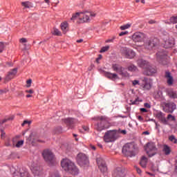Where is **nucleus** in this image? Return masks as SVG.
Wrapping results in <instances>:
<instances>
[{"instance_id": "bb28decb", "label": "nucleus", "mask_w": 177, "mask_h": 177, "mask_svg": "<svg viewBox=\"0 0 177 177\" xmlns=\"http://www.w3.org/2000/svg\"><path fill=\"white\" fill-rule=\"evenodd\" d=\"M166 93H167V95H168V96L169 97H171V99H177L176 92H175L172 90H167Z\"/></svg>"}, {"instance_id": "a211bd4d", "label": "nucleus", "mask_w": 177, "mask_h": 177, "mask_svg": "<svg viewBox=\"0 0 177 177\" xmlns=\"http://www.w3.org/2000/svg\"><path fill=\"white\" fill-rule=\"evenodd\" d=\"M62 121L67 127H69V128L73 129L74 128V124H75V119L73 118H68L66 119H62Z\"/></svg>"}, {"instance_id": "2eb2a0df", "label": "nucleus", "mask_w": 177, "mask_h": 177, "mask_svg": "<svg viewBox=\"0 0 177 177\" xmlns=\"http://www.w3.org/2000/svg\"><path fill=\"white\" fill-rule=\"evenodd\" d=\"M137 64L138 67H140V68H143L144 70H146L147 67L150 65V63L149 62L143 59H139L137 60Z\"/></svg>"}, {"instance_id": "20e7f679", "label": "nucleus", "mask_w": 177, "mask_h": 177, "mask_svg": "<svg viewBox=\"0 0 177 177\" xmlns=\"http://www.w3.org/2000/svg\"><path fill=\"white\" fill-rule=\"evenodd\" d=\"M42 156L47 164L50 167H53L56 165V159H55V155L50 150H44L42 153Z\"/></svg>"}, {"instance_id": "13d9d810", "label": "nucleus", "mask_w": 177, "mask_h": 177, "mask_svg": "<svg viewBox=\"0 0 177 177\" xmlns=\"http://www.w3.org/2000/svg\"><path fill=\"white\" fill-rule=\"evenodd\" d=\"M141 113H147V109L145 108H141L140 109Z\"/></svg>"}, {"instance_id": "bf43d9fd", "label": "nucleus", "mask_w": 177, "mask_h": 177, "mask_svg": "<svg viewBox=\"0 0 177 177\" xmlns=\"http://www.w3.org/2000/svg\"><path fill=\"white\" fill-rule=\"evenodd\" d=\"M115 38V37H113L112 39H107L106 40V43H109V42H113L114 41V39Z\"/></svg>"}, {"instance_id": "423d86ee", "label": "nucleus", "mask_w": 177, "mask_h": 177, "mask_svg": "<svg viewBox=\"0 0 177 177\" xmlns=\"http://www.w3.org/2000/svg\"><path fill=\"white\" fill-rule=\"evenodd\" d=\"M158 44H160V41L158 40V39L156 37H151L146 40L144 44V47L145 48V49H148L149 50H150V49L156 48V46H157Z\"/></svg>"}, {"instance_id": "412c9836", "label": "nucleus", "mask_w": 177, "mask_h": 177, "mask_svg": "<svg viewBox=\"0 0 177 177\" xmlns=\"http://www.w3.org/2000/svg\"><path fill=\"white\" fill-rule=\"evenodd\" d=\"M142 84L144 91H149V89H151V84L149 82V79L147 77H144L142 80Z\"/></svg>"}, {"instance_id": "39448f33", "label": "nucleus", "mask_w": 177, "mask_h": 177, "mask_svg": "<svg viewBox=\"0 0 177 177\" xmlns=\"http://www.w3.org/2000/svg\"><path fill=\"white\" fill-rule=\"evenodd\" d=\"M145 151L149 157H153L158 153V149L156 147V143L148 142L145 146Z\"/></svg>"}, {"instance_id": "c756f323", "label": "nucleus", "mask_w": 177, "mask_h": 177, "mask_svg": "<svg viewBox=\"0 0 177 177\" xmlns=\"http://www.w3.org/2000/svg\"><path fill=\"white\" fill-rule=\"evenodd\" d=\"M140 164L142 168H146V167L147 165V158H146V156H142L141 158Z\"/></svg>"}, {"instance_id": "9d476101", "label": "nucleus", "mask_w": 177, "mask_h": 177, "mask_svg": "<svg viewBox=\"0 0 177 177\" xmlns=\"http://www.w3.org/2000/svg\"><path fill=\"white\" fill-rule=\"evenodd\" d=\"M163 111H165V113H174V111L176 109V104H175V102H165L163 103Z\"/></svg>"}, {"instance_id": "4be33fe9", "label": "nucleus", "mask_w": 177, "mask_h": 177, "mask_svg": "<svg viewBox=\"0 0 177 177\" xmlns=\"http://www.w3.org/2000/svg\"><path fill=\"white\" fill-rule=\"evenodd\" d=\"M158 60L160 64H162L163 66H167L168 64V60H167V55L162 56L159 53H158Z\"/></svg>"}, {"instance_id": "c9c22d12", "label": "nucleus", "mask_w": 177, "mask_h": 177, "mask_svg": "<svg viewBox=\"0 0 177 177\" xmlns=\"http://www.w3.org/2000/svg\"><path fill=\"white\" fill-rule=\"evenodd\" d=\"M119 75L123 78H129V73H128L127 71H124V70H122Z\"/></svg>"}, {"instance_id": "680f3d73", "label": "nucleus", "mask_w": 177, "mask_h": 177, "mask_svg": "<svg viewBox=\"0 0 177 177\" xmlns=\"http://www.w3.org/2000/svg\"><path fill=\"white\" fill-rule=\"evenodd\" d=\"M139 84V81L138 80H134L133 81V85H138Z\"/></svg>"}, {"instance_id": "8fccbe9b", "label": "nucleus", "mask_w": 177, "mask_h": 177, "mask_svg": "<svg viewBox=\"0 0 177 177\" xmlns=\"http://www.w3.org/2000/svg\"><path fill=\"white\" fill-rule=\"evenodd\" d=\"M0 131L1 132V139H3V138H5V136L6 135V133H5L3 129H1Z\"/></svg>"}, {"instance_id": "c85d7f7f", "label": "nucleus", "mask_w": 177, "mask_h": 177, "mask_svg": "<svg viewBox=\"0 0 177 177\" xmlns=\"http://www.w3.org/2000/svg\"><path fill=\"white\" fill-rule=\"evenodd\" d=\"M155 99H164V96H162V91L161 90H158L154 93Z\"/></svg>"}, {"instance_id": "6e6552de", "label": "nucleus", "mask_w": 177, "mask_h": 177, "mask_svg": "<svg viewBox=\"0 0 177 177\" xmlns=\"http://www.w3.org/2000/svg\"><path fill=\"white\" fill-rule=\"evenodd\" d=\"M10 172L13 177H31V175H30V173L27 170L17 171L13 167L10 168Z\"/></svg>"}, {"instance_id": "864d4df0", "label": "nucleus", "mask_w": 177, "mask_h": 177, "mask_svg": "<svg viewBox=\"0 0 177 177\" xmlns=\"http://www.w3.org/2000/svg\"><path fill=\"white\" fill-rule=\"evenodd\" d=\"M94 68H95V65H94V64H91V65L88 68V71H92V70H93Z\"/></svg>"}, {"instance_id": "37998d69", "label": "nucleus", "mask_w": 177, "mask_h": 177, "mask_svg": "<svg viewBox=\"0 0 177 177\" xmlns=\"http://www.w3.org/2000/svg\"><path fill=\"white\" fill-rule=\"evenodd\" d=\"M24 145V140H19L16 144V147H21Z\"/></svg>"}, {"instance_id": "473e14b6", "label": "nucleus", "mask_w": 177, "mask_h": 177, "mask_svg": "<svg viewBox=\"0 0 177 177\" xmlns=\"http://www.w3.org/2000/svg\"><path fill=\"white\" fill-rule=\"evenodd\" d=\"M128 71H136L138 70V66H135L133 64H131L128 67H127Z\"/></svg>"}, {"instance_id": "7c9ffc66", "label": "nucleus", "mask_w": 177, "mask_h": 177, "mask_svg": "<svg viewBox=\"0 0 177 177\" xmlns=\"http://www.w3.org/2000/svg\"><path fill=\"white\" fill-rule=\"evenodd\" d=\"M9 45V43L0 41V53H2L5 50V48Z\"/></svg>"}, {"instance_id": "a878e982", "label": "nucleus", "mask_w": 177, "mask_h": 177, "mask_svg": "<svg viewBox=\"0 0 177 177\" xmlns=\"http://www.w3.org/2000/svg\"><path fill=\"white\" fill-rule=\"evenodd\" d=\"M61 29L64 34H66L67 31H68V23L67 21L62 22L61 24Z\"/></svg>"}, {"instance_id": "0e129e2a", "label": "nucleus", "mask_w": 177, "mask_h": 177, "mask_svg": "<svg viewBox=\"0 0 177 177\" xmlns=\"http://www.w3.org/2000/svg\"><path fill=\"white\" fill-rule=\"evenodd\" d=\"M18 96H19V97H23V96H24V93H23V91L19 92V93H18Z\"/></svg>"}, {"instance_id": "4468645a", "label": "nucleus", "mask_w": 177, "mask_h": 177, "mask_svg": "<svg viewBox=\"0 0 177 177\" xmlns=\"http://www.w3.org/2000/svg\"><path fill=\"white\" fill-rule=\"evenodd\" d=\"M157 73V69L154 66H151L150 64L147 66V68L144 71L143 74L145 75H153V74H156Z\"/></svg>"}, {"instance_id": "e433bc0d", "label": "nucleus", "mask_w": 177, "mask_h": 177, "mask_svg": "<svg viewBox=\"0 0 177 177\" xmlns=\"http://www.w3.org/2000/svg\"><path fill=\"white\" fill-rule=\"evenodd\" d=\"M81 15H83L82 12H76L75 14H73L72 17L71 18V20H75L77 17H80Z\"/></svg>"}, {"instance_id": "e2e57ef3", "label": "nucleus", "mask_w": 177, "mask_h": 177, "mask_svg": "<svg viewBox=\"0 0 177 177\" xmlns=\"http://www.w3.org/2000/svg\"><path fill=\"white\" fill-rule=\"evenodd\" d=\"M102 59V55H99V57L96 59L97 63H99V60Z\"/></svg>"}, {"instance_id": "a18cd8bd", "label": "nucleus", "mask_w": 177, "mask_h": 177, "mask_svg": "<svg viewBox=\"0 0 177 177\" xmlns=\"http://www.w3.org/2000/svg\"><path fill=\"white\" fill-rule=\"evenodd\" d=\"M8 92H9V90L8 88L1 89L0 95H3V93H8Z\"/></svg>"}, {"instance_id": "ddd939ff", "label": "nucleus", "mask_w": 177, "mask_h": 177, "mask_svg": "<svg viewBox=\"0 0 177 177\" xmlns=\"http://www.w3.org/2000/svg\"><path fill=\"white\" fill-rule=\"evenodd\" d=\"M113 177H124L125 176V169L123 167H117L113 173Z\"/></svg>"}, {"instance_id": "9b49d317", "label": "nucleus", "mask_w": 177, "mask_h": 177, "mask_svg": "<svg viewBox=\"0 0 177 177\" xmlns=\"http://www.w3.org/2000/svg\"><path fill=\"white\" fill-rule=\"evenodd\" d=\"M96 161L100 171L102 172V174L107 172V165H106L104 160H103L102 158H97Z\"/></svg>"}, {"instance_id": "5fc2aeb1", "label": "nucleus", "mask_w": 177, "mask_h": 177, "mask_svg": "<svg viewBox=\"0 0 177 177\" xmlns=\"http://www.w3.org/2000/svg\"><path fill=\"white\" fill-rule=\"evenodd\" d=\"M127 34H128V31H125V32H121L119 35L120 37H122L123 35H127Z\"/></svg>"}, {"instance_id": "72a5a7b5", "label": "nucleus", "mask_w": 177, "mask_h": 177, "mask_svg": "<svg viewBox=\"0 0 177 177\" xmlns=\"http://www.w3.org/2000/svg\"><path fill=\"white\" fill-rule=\"evenodd\" d=\"M22 6H24L25 8L30 9V8H32V5L30 1H24L21 2Z\"/></svg>"}, {"instance_id": "79ce46f5", "label": "nucleus", "mask_w": 177, "mask_h": 177, "mask_svg": "<svg viewBox=\"0 0 177 177\" xmlns=\"http://www.w3.org/2000/svg\"><path fill=\"white\" fill-rule=\"evenodd\" d=\"M131 27V24H127L126 25H123L120 26V30H128Z\"/></svg>"}, {"instance_id": "f03ea898", "label": "nucleus", "mask_w": 177, "mask_h": 177, "mask_svg": "<svg viewBox=\"0 0 177 177\" xmlns=\"http://www.w3.org/2000/svg\"><path fill=\"white\" fill-rule=\"evenodd\" d=\"M61 167H62L64 171H66L69 174H71V175H73L74 176L78 175L80 174V169L75 166L74 162H71V160L66 158L63 159L61 161Z\"/></svg>"}, {"instance_id": "09e8293b", "label": "nucleus", "mask_w": 177, "mask_h": 177, "mask_svg": "<svg viewBox=\"0 0 177 177\" xmlns=\"http://www.w3.org/2000/svg\"><path fill=\"white\" fill-rule=\"evenodd\" d=\"M26 124H28L30 125L31 124V121L24 120L21 124V127H24Z\"/></svg>"}, {"instance_id": "0eeeda50", "label": "nucleus", "mask_w": 177, "mask_h": 177, "mask_svg": "<svg viewBox=\"0 0 177 177\" xmlns=\"http://www.w3.org/2000/svg\"><path fill=\"white\" fill-rule=\"evenodd\" d=\"M77 162L80 167L88 165L89 164V159L85 153H80L76 157Z\"/></svg>"}, {"instance_id": "774afa93", "label": "nucleus", "mask_w": 177, "mask_h": 177, "mask_svg": "<svg viewBox=\"0 0 177 177\" xmlns=\"http://www.w3.org/2000/svg\"><path fill=\"white\" fill-rule=\"evenodd\" d=\"M138 118L139 121H143V118L141 115H139L138 117Z\"/></svg>"}, {"instance_id": "052dcab7", "label": "nucleus", "mask_w": 177, "mask_h": 177, "mask_svg": "<svg viewBox=\"0 0 177 177\" xmlns=\"http://www.w3.org/2000/svg\"><path fill=\"white\" fill-rule=\"evenodd\" d=\"M136 169L138 174H142V170H140V169H139V167H136Z\"/></svg>"}, {"instance_id": "6e6d98bb", "label": "nucleus", "mask_w": 177, "mask_h": 177, "mask_svg": "<svg viewBox=\"0 0 177 177\" xmlns=\"http://www.w3.org/2000/svg\"><path fill=\"white\" fill-rule=\"evenodd\" d=\"M144 106H145V107H146L147 109H151V105H150V104H149V103H145V104H144Z\"/></svg>"}, {"instance_id": "aec40b11", "label": "nucleus", "mask_w": 177, "mask_h": 177, "mask_svg": "<svg viewBox=\"0 0 177 177\" xmlns=\"http://www.w3.org/2000/svg\"><path fill=\"white\" fill-rule=\"evenodd\" d=\"M175 45V41L172 38H168L165 41L164 46L166 49L172 48Z\"/></svg>"}, {"instance_id": "5701e85b", "label": "nucleus", "mask_w": 177, "mask_h": 177, "mask_svg": "<svg viewBox=\"0 0 177 177\" xmlns=\"http://www.w3.org/2000/svg\"><path fill=\"white\" fill-rule=\"evenodd\" d=\"M105 77L106 78H109V80H111L112 81H115V80H118L120 77H118V75L116 73H111L109 72L105 73Z\"/></svg>"}, {"instance_id": "1a4fd4ad", "label": "nucleus", "mask_w": 177, "mask_h": 177, "mask_svg": "<svg viewBox=\"0 0 177 177\" xmlns=\"http://www.w3.org/2000/svg\"><path fill=\"white\" fill-rule=\"evenodd\" d=\"M116 133L114 131H108L105 133L104 136V140L106 143H110V142H114L117 138L115 137Z\"/></svg>"}, {"instance_id": "6ab92c4d", "label": "nucleus", "mask_w": 177, "mask_h": 177, "mask_svg": "<svg viewBox=\"0 0 177 177\" xmlns=\"http://www.w3.org/2000/svg\"><path fill=\"white\" fill-rule=\"evenodd\" d=\"M156 117L165 125H167L168 124V121H167V118H165V116L164 115V113H162V112H158V113H156Z\"/></svg>"}, {"instance_id": "ea45409f", "label": "nucleus", "mask_w": 177, "mask_h": 177, "mask_svg": "<svg viewBox=\"0 0 177 177\" xmlns=\"http://www.w3.org/2000/svg\"><path fill=\"white\" fill-rule=\"evenodd\" d=\"M109 49H110V46H104L100 50V53H104V52H107V50H109Z\"/></svg>"}, {"instance_id": "f3484780", "label": "nucleus", "mask_w": 177, "mask_h": 177, "mask_svg": "<svg viewBox=\"0 0 177 177\" xmlns=\"http://www.w3.org/2000/svg\"><path fill=\"white\" fill-rule=\"evenodd\" d=\"M83 14H80V17L79 18V23H89L91 21V19L89 18V15L86 13V11L82 12Z\"/></svg>"}, {"instance_id": "393cba45", "label": "nucleus", "mask_w": 177, "mask_h": 177, "mask_svg": "<svg viewBox=\"0 0 177 177\" xmlns=\"http://www.w3.org/2000/svg\"><path fill=\"white\" fill-rule=\"evenodd\" d=\"M112 69L113 70V71H116V73H118V74H120V73L122 71V70H124V67L121 66L118 64H112Z\"/></svg>"}, {"instance_id": "7ed1b4c3", "label": "nucleus", "mask_w": 177, "mask_h": 177, "mask_svg": "<svg viewBox=\"0 0 177 177\" xmlns=\"http://www.w3.org/2000/svg\"><path fill=\"white\" fill-rule=\"evenodd\" d=\"M122 153L127 157H135L139 149L133 143H127L123 146Z\"/></svg>"}, {"instance_id": "b1692460", "label": "nucleus", "mask_w": 177, "mask_h": 177, "mask_svg": "<svg viewBox=\"0 0 177 177\" xmlns=\"http://www.w3.org/2000/svg\"><path fill=\"white\" fill-rule=\"evenodd\" d=\"M165 78H167L168 85H172L174 84V77L171 75V72L166 71L165 75Z\"/></svg>"}, {"instance_id": "4d7b16f0", "label": "nucleus", "mask_w": 177, "mask_h": 177, "mask_svg": "<svg viewBox=\"0 0 177 177\" xmlns=\"http://www.w3.org/2000/svg\"><path fill=\"white\" fill-rule=\"evenodd\" d=\"M149 24H156V23H157V21H156V20H153V19H151L149 21Z\"/></svg>"}, {"instance_id": "603ef678", "label": "nucleus", "mask_w": 177, "mask_h": 177, "mask_svg": "<svg viewBox=\"0 0 177 177\" xmlns=\"http://www.w3.org/2000/svg\"><path fill=\"white\" fill-rule=\"evenodd\" d=\"M26 93H30V95H32L34 93V90L32 89H29V90H26Z\"/></svg>"}, {"instance_id": "58836bf2", "label": "nucleus", "mask_w": 177, "mask_h": 177, "mask_svg": "<svg viewBox=\"0 0 177 177\" xmlns=\"http://www.w3.org/2000/svg\"><path fill=\"white\" fill-rule=\"evenodd\" d=\"M53 34V35H57L58 37L62 36V32H60V30H59L57 28H54V32Z\"/></svg>"}, {"instance_id": "69168bd1", "label": "nucleus", "mask_w": 177, "mask_h": 177, "mask_svg": "<svg viewBox=\"0 0 177 177\" xmlns=\"http://www.w3.org/2000/svg\"><path fill=\"white\" fill-rule=\"evenodd\" d=\"M76 42H77L78 44H81V42H84V39H80L77 40Z\"/></svg>"}, {"instance_id": "338daca9", "label": "nucleus", "mask_w": 177, "mask_h": 177, "mask_svg": "<svg viewBox=\"0 0 177 177\" xmlns=\"http://www.w3.org/2000/svg\"><path fill=\"white\" fill-rule=\"evenodd\" d=\"M142 135H150V132L146 131L142 133Z\"/></svg>"}, {"instance_id": "f8f14e48", "label": "nucleus", "mask_w": 177, "mask_h": 177, "mask_svg": "<svg viewBox=\"0 0 177 177\" xmlns=\"http://www.w3.org/2000/svg\"><path fill=\"white\" fill-rule=\"evenodd\" d=\"M146 38V35L142 32H136L132 35V39L134 42H142Z\"/></svg>"}, {"instance_id": "f257e3e1", "label": "nucleus", "mask_w": 177, "mask_h": 177, "mask_svg": "<svg viewBox=\"0 0 177 177\" xmlns=\"http://www.w3.org/2000/svg\"><path fill=\"white\" fill-rule=\"evenodd\" d=\"M95 121L97 122L95 124V129L98 132H102L105 129H109L111 127V123H110V120L106 116H96L94 118Z\"/></svg>"}, {"instance_id": "49530a36", "label": "nucleus", "mask_w": 177, "mask_h": 177, "mask_svg": "<svg viewBox=\"0 0 177 177\" xmlns=\"http://www.w3.org/2000/svg\"><path fill=\"white\" fill-rule=\"evenodd\" d=\"M32 82V80L31 79H29L26 81V88H30L31 86V84Z\"/></svg>"}, {"instance_id": "f704fd0d", "label": "nucleus", "mask_w": 177, "mask_h": 177, "mask_svg": "<svg viewBox=\"0 0 177 177\" xmlns=\"http://www.w3.org/2000/svg\"><path fill=\"white\" fill-rule=\"evenodd\" d=\"M130 49L127 48V47H122L120 49V52L122 53V55H124V57L127 55H128V53L129 52Z\"/></svg>"}, {"instance_id": "3c124183", "label": "nucleus", "mask_w": 177, "mask_h": 177, "mask_svg": "<svg viewBox=\"0 0 177 177\" xmlns=\"http://www.w3.org/2000/svg\"><path fill=\"white\" fill-rule=\"evenodd\" d=\"M19 42H21V44H26V42H27V39H26V38H21L19 39Z\"/></svg>"}, {"instance_id": "2f4dec72", "label": "nucleus", "mask_w": 177, "mask_h": 177, "mask_svg": "<svg viewBox=\"0 0 177 177\" xmlns=\"http://www.w3.org/2000/svg\"><path fill=\"white\" fill-rule=\"evenodd\" d=\"M163 151L166 156H169L171 154V148L168 145H164Z\"/></svg>"}, {"instance_id": "a19ab883", "label": "nucleus", "mask_w": 177, "mask_h": 177, "mask_svg": "<svg viewBox=\"0 0 177 177\" xmlns=\"http://www.w3.org/2000/svg\"><path fill=\"white\" fill-rule=\"evenodd\" d=\"M167 119L169 121H176V118H175V116L172 115L171 114H169V115H167Z\"/></svg>"}, {"instance_id": "4c0bfd02", "label": "nucleus", "mask_w": 177, "mask_h": 177, "mask_svg": "<svg viewBox=\"0 0 177 177\" xmlns=\"http://www.w3.org/2000/svg\"><path fill=\"white\" fill-rule=\"evenodd\" d=\"M169 140H170V142H172V143H174V145H176L177 143V139L174 135H171L169 137Z\"/></svg>"}, {"instance_id": "cd10ccee", "label": "nucleus", "mask_w": 177, "mask_h": 177, "mask_svg": "<svg viewBox=\"0 0 177 177\" xmlns=\"http://www.w3.org/2000/svg\"><path fill=\"white\" fill-rule=\"evenodd\" d=\"M136 56V53L133 50L130 49L129 50V52L126 55L125 57L126 59H133Z\"/></svg>"}, {"instance_id": "de8ad7c7", "label": "nucleus", "mask_w": 177, "mask_h": 177, "mask_svg": "<svg viewBox=\"0 0 177 177\" xmlns=\"http://www.w3.org/2000/svg\"><path fill=\"white\" fill-rule=\"evenodd\" d=\"M87 15H88V17L89 16H91V17H96V13L92 12H88L86 11Z\"/></svg>"}, {"instance_id": "c03bdc74", "label": "nucleus", "mask_w": 177, "mask_h": 177, "mask_svg": "<svg viewBox=\"0 0 177 177\" xmlns=\"http://www.w3.org/2000/svg\"><path fill=\"white\" fill-rule=\"evenodd\" d=\"M130 102V104H138V102H140L139 97H137L134 101L131 100ZM140 102H142V100H140Z\"/></svg>"}, {"instance_id": "dca6fc26", "label": "nucleus", "mask_w": 177, "mask_h": 177, "mask_svg": "<svg viewBox=\"0 0 177 177\" xmlns=\"http://www.w3.org/2000/svg\"><path fill=\"white\" fill-rule=\"evenodd\" d=\"M16 74H17V68H15L10 71L6 76L5 80L6 81H10V80H13V78H15Z\"/></svg>"}]
</instances>
